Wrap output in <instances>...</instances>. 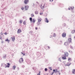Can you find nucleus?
Returning <instances> with one entry per match:
<instances>
[{
    "label": "nucleus",
    "mask_w": 75,
    "mask_h": 75,
    "mask_svg": "<svg viewBox=\"0 0 75 75\" xmlns=\"http://www.w3.org/2000/svg\"><path fill=\"white\" fill-rule=\"evenodd\" d=\"M7 64L8 65H7L4 63H2L1 65L2 66H3V67H4L5 68H8V67H10V64L8 63H7Z\"/></svg>",
    "instance_id": "obj_1"
},
{
    "label": "nucleus",
    "mask_w": 75,
    "mask_h": 75,
    "mask_svg": "<svg viewBox=\"0 0 75 75\" xmlns=\"http://www.w3.org/2000/svg\"><path fill=\"white\" fill-rule=\"evenodd\" d=\"M64 56L62 57V59H67V58H66V57H68V53L66 52L65 53Z\"/></svg>",
    "instance_id": "obj_2"
},
{
    "label": "nucleus",
    "mask_w": 75,
    "mask_h": 75,
    "mask_svg": "<svg viewBox=\"0 0 75 75\" xmlns=\"http://www.w3.org/2000/svg\"><path fill=\"white\" fill-rule=\"evenodd\" d=\"M28 2H29V0H25L24 1V3L25 4H28Z\"/></svg>",
    "instance_id": "obj_3"
},
{
    "label": "nucleus",
    "mask_w": 75,
    "mask_h": 75,
    "mask_svg": "<svg viewBox=\"0 0 75 75\" xmlns=\"http://www.w3.org/2000/svg\"><path fill=\"white\" fill-rule=\"evenodd\" d=\"M23 58H21L19 60V62L20 63H23Z\"/></svg>",
    "instance_id": "obj_4"
},
{
    "label": "nucleus",
    "mask_w": 75,
    "mask_h": 75,
    "mask_svg": "<svg viewBox=\"0 0 75 75\" xmlns=\"http://www.w3.org/2000/svg\"><path fill=\"white\" fill-rule=\"evenodd\" d=\"M66 33H63L62 34V36L63 37H66Z\"/></svg>",
    "instance_id": "obj_5"
},
{
    "label": "nucleus",
    "mask_w": 75,
    "mask_h": 75,
    "mask_svg": "<svg viewBox=\"0 0 75 75\" xmlns=\"http://www.w3.org/2000/svg\"><path fill=\"white\" fill-rule=\"evenodd\" d=\"M71 64V63L68 62L67 63V64H65L64 65H65V66H69V65H70Z\"/></svg>",
    "instance_id": "obj_6"
},
{
    "label": "nucleus",
    "mask_w": 75,
    "mask_h": 75,
    "mask_svg": "<svg viewBox=\"0 0 75 75\" xmlns=\"http://www.w3.org/2000/svg\"><path fill=\"white\" fill-rule=\"evenodd\" d=\"M24 8L26 10H27L28 9V8H29V6H25Z\"/></svg>",
    "instance_id": "obj_7"
},
{
    "label": "nucleus",
    "mask_w": 75,
    "mask_h": 75,
    "mask_svg": "<svg viewBox=\"0 0 75 75\" xmlns=\"http://www.w3.org/2000/svg\"><path fill=\"white\" fill-rule=\"evenodd\" d=\"M17 33L18 34V33H21V29H18Z\"/></svg>",
    "instance_id": "obj_8"
},
{
    "label": "nucleus",
    "mask_w": 75,
    "mask_h": 75,
    "mask_svg": "<svg viewBox=\"0 0 75 75\" xmlns=\"http://www.w3.org/2000/svg\"><path fill=\"white\" fill-rule=\"evenodd\" d=\"M11 38L13 41L15 40V37L13 36V37H11Z\"/></svg>",
    "instance_id": "obj_9"
},
{
    "label": "nucleus",
    "mask_w": 75,
    "mask_h": 75,
    "mask_svg": "<svg viewBox=\"0 0 75 75\" xmlns=\"http://www.w3.org/2000/svg\"><path fill=\"white\" fill-rule=\"evenodd\" d=\"M71 41H72V39H71V38H69L68 39V42L70 43Z\"/></svg>",
    "instance_id": "obj_10"
},
{
    "label": "nucleus",
    "mask_w": 75,
    "mask_h": 75,
    "mask_svg": "<svg viewBox=\"0 0 75 75\" xmlns=\"http://www.w3.org/2000/svg\"><path fill=\"white\" fill-rule=\"evenodd\" d=\"M69 43L68 42H66L64 43V45H68V44H69Z\"/></svg>",
    "instance_id": "obj_11"
},
{
    "label": "nucleus",
    "mask_w": 75,
    "mask_h": 75,
    "mask_svg": "<svg viewBox=\"0 0 75 75\" xmlns=\"http://www.w3.org/2000/svg\"><path fill=\"white\" fill-rule=\"evenodd\" d=\"M16 68V66L15 65L13 66L12 67V69L14 70H15Z\"/></svg>",
    "instance_id": "obj_12"
},
{
    "label": "nucleus",
    "mask_w": 75,
    "mask_h": 75,
    "mask_svg": "<svg viewBox=\"0 0 75 75\" xmlns=\"http://www.w3.org/2000/svg\"><path fill=\"white\" fill-rule=\"evenodd\" d=\"M72 74H75V69H73L72 70Z\"/></svg>",
    "instance_id": "obj_13"
},
{
    "label": "nucleus",
    "mask_w": 75,
    "mask_h": 75,
    "mask_svg": "<svg viewBox=\"0 0 75 75\" xmlns=\"http://www.w3.org/2000/svg\"><path fill=\"white\" fill-rule=\"evenodd\" d=\"M41 20H42V19L41 18H39L38 19V22H41Z\"/></svg>",
    "instance_id": "obj_14"
},
{
    "label": "nucleus",
    "mask_w": 75,
    "mask_h": 75,
    "mask_svg": "<svg viewBox=\"0 0 75 75\" xmlns=\"http://www.w3.org/2000/svg\"><path fill=\"white\" fill-rule=\"evenodd\" d=\"M57 69H53V72H55L56 73L57 72Z\"/></svg>",
    "instance_id": "obj_15"
},
{
    "label": "nucleus",
    "mask_w": 75,
    "mask_h": 75,
    "mask_svg": "<svg viewBox=\"0 0 75 75\" xmlns=\"http://www.w3.org/2000/svg\"><path fill=\"white\" fill-rule=\"evenodd\" d=\"M46 21H45V22H46V23H48L49 22V21H48V19L47 18H45Z\"/></svg>",
    "instance_id": "obj_16"
},
{
    "label": "nucleus",
    "mask_w": 75,
    "mask_h": 75,
    "mask_svg": "<svg viewBox=\"0 0 75 75\" xmlns=\"http://www.w3.org/2000/svg\"><path fill=\"white\" fill-rule=\"evenodd\" d=\"M32 22L33 23H35V19H33L32 20Z\"/></svg>",
    "instance_id": "obj_17"
},
{
    "label": "nucleus",
    "mask_w": 75,
    "mask_h": 75,
    "mask_svg": "<svg viewBox=\"0 0 75 75\" xmlns=\"http://www.w3.org/2000/svg\"><path fill=\"white\" fill-rule=\"evenodd\" d=\"M5 41H7L8 42H10V40H8V38L5 40Z\"/></svg>",
    "instance_id": "obj_18"
},
{
    "label": "nucleus",
    "mask_w": 75,
    "mask_h": 75,
    "mask_svg": "<svg viewBox=\"0 0 75 75\" xmlns=\"http://www.w3.org/2000/svg\"><path fill=\"white\" fill-rule=\"evenodd\" d=\"M75 30H73L71 31V33H72V34H74V33H75Z\"/></svg>",
    "instance_id": "obj_19"
},
{
    "label": "nucleus",
    "mask_w": 75,
    "mask_h": 75,
    "mask_svg": "<svg viewBox=\"0 0 75 75\" xmlns=\"http://www.w3.org/2000/svg\"><path fill=\"white\" fill-rule=\"evenodd\" d=\"M53 35L54 37H56V34H55V33H53Z\"/></svg>",
    "instance_id": "obj_20"
},
{
    "label": "nucleus",
    "mask_w": 75,
    "mask_h": 75,
    "mask_svg": "<svg viewBox=\"0 0 75 75\" xmlns=\"http://www.w3.org/2000/svg\"><path fill=\"white\" fill-rule=\"evenodd\" d=\"M68 61H71V58H68Z\"/></svg>",
    "instance_id": "obj_21"
},
{
    "label": "nucleus",
    "mask_w": 75,
    "mask_h": 75,
    "mask_svg": "<svg viewBox=\"0 0 75 75\" xmlns=\"http://www.w3.org/2000/svg\"><path fill=\"white\" fill-rule=\"evenodd\" d=\"M35 13L36 14H38V11H35Z\"/></svg>",
    "instance_id": "obj_22"
},
{
    "label": "nucleus",
    "mask_w": 75,
    "mask_h": 75,
    "mask_svg": "<svg viewBox=\"0 0 75 75\" xmlns=\"http://www.w3.org/2000/svg\"><path fill=\"white\" fill-rule=\"evenodd\" d=\"M37 24L38 25H40V22L38 21L37 23Z\"/></svg>",
    "instance_id": "obj_23"
},
{
    "label": "nucleus",
    "mask_w": 75,
    "mask_h": 75,
    "mask_svg": "<svg viewBox=\"0 0 75 75\" xmlns=\"http://www.w3.org/2000/svg\"><path fill=\"white\" fill-rule=\"evenodd\" d=\"M70 8L71 9V10H73L74 8V7H70Z\"/></svg>",
    "instance_id": "obj_24"
},
{
    "label": "nucleus",
    "mask_w": 75,
    "mask_h": 75,
    "mask_svg": "<svg viewBox=\"0 0 75 75\" xmlns=\"http://www.w3.org/2000/svg\"><path fill=\"white\" fill-rule=\"evenodd\" d=\"M31 16L32 17H34V14H31Z\"/></svg>",
    "instance_id": "obj_25"
},
{
    "label": "nucleus",
    "mask_w": 75,
    "mask_h": 75,
    "mask_svg": "<svg viewBox=\"0 0 75 75\" xmlns=\"http://www.w3.org/2000/svg\"><path fill=\"white\" fill-rule=\"evenodd\" d=\"M30 21L31 22H32V18H30Z\"/></svg>",
    "instance_id": "obj_26"
},
{
    "label": "nucleus",
    "mask_w": 75,
    "mask_h": 75,
    "mask_svg": "<svg viewBox=\"0 0 75 75\" xmlns=\"http://www.w3.org/2000/svg\"><path fill=\"white\" fill-rule=\"evenodd\" d=\"M19 22H20V24H21L22 23H23V21H20Z\"/></svg>",
    "instance_id": "obj_27"
},
{
    "label": "nucleus",
    "mask_w": 75,
    "mask_h": 75,
    "mask_svg": "<svg viewBox=\"0 0 75 75\" xmlns=\"http://www.w3.org/2000/svg\"><path fill=\"white\" fill-rule=\"evenodd\" d=\"M43 14V13L42 12H40V15H42V14Z\"/></svg>",
    "instance_id": "obj_28"
},
{
    "label": "nucleus",
    "mask_w": 75,
    "mask_h": 75,
    "mask_svg": "<svg viewBox=\"0 0 75 75\" xmlns=\"http://www.w3.org/2000/svg\"><path fill=\"white\" fill-rule=\"evenodd\" d=\"M23 24L24 25H25V21L23 22Z\"/></svg>",
    "instance_id": "obj_29"
},
{
    "label": "nucleus",
    "mask_w": 75,
    "mask_h": 75,
    "mask_svg": "<svg viewBox=\"0 0 75 75\" xmlns=\"http://www.w3.org/2000/svg\"><path fill=\"white\" fill-rule=\"evenodd\" d=\"M21 9L22 10H24V7H22L21 8Z\"/></svg>",
    "instance_id": "obj_30"
},
{
    "label": "nucleus",
    "mask_w": 75,
    "mask_h": 75,
    "mask_svg": "<svg viewBox=\"0 0 75 75\" xmlns=\"http://www.w3.org/2000/svg\"><path fill=\"white\" fill-rule=\"evenodd\" d=\"M47 68L45 69V71H47Z\"/></svg>",
    "instance_id": "obj_31"
},
{
    "label": "nucleus",
    "mask_w": 75,
    "mask_h": 75,
    "mask_svg": "<svg viewBox=\"0 0 75 75\" xmlns=\"http://www.w3.org/2000/svg\"><path fill=\"white\" fill-rule=\"evenodd\" d=\"M44 8V6H43L42 7L41 6V8Z\"/></svg>",
    "instance_id": "obj_32"
},
{
    "label": "nucleus",
    "mask_w": 75,
    "mask_h": 75,
    "mask_svg": "<svg viewBox=\"0 0 75 75\" xmlns=\"http://www.w3.org/2000/svg\"><path fill=\"white\" fill-rule=\"evenodd\" d=\"M21 53L22 54H23V55H25V53H23L22 52H21Z\"/></svg>",
    "instance_id": "obj_33"
},
{
    "label": "nucleus",
    "mask_w": 75,
    "mask_h": 75,
    "mask_svg": "<svg viewBox=\"0 0 75 75\" xmlns=\"http://www.w3.org/2000/svg\"><path fill=\"white\" fill-rule=\"evenodd\" d=\"M38 75H40V71L39 73L38 74Z\"/></svg>",
    "instance_id": "obj_34"
},
{
    "label": "nucleus",
    "mask_w": 75,
    "mask_h": 75,
    "mask_svg": "<svg viewBox=\"0 0 75 75\" xmlns=\"http://www.w3.org/2000/svg\"><path fill=\"white\" fill-rule=\"evenodd\" d=\"M54 0H50V1H51V2H52V1H53Z\"/></svg>",
    "instance_id": "obj_35"
},
{
    "label": "nucleus",
    "mask_w": 75,
    "mask_h": 75,
    "mask_svg": "<svg viewBox=\"0 0 75 75\" xmlns=\"http://www.w3.org/2000/svg\"><path fill=\"white\" fill-rule=\"evenodd\" d=\"M4 34H5V35H7V33H5Z\"/></svg>",
    "instance_id": "obj_36"
},
{
    "label": "nucleus",
    "mask_w": 75,
    "mask_h": 75,
    "mask_svg": "<svg viewBox=\"0 0 75 75\" xmlns=\"http://www.w3.org/2000/svg\"><path fill=\"white\" fill-rule=\"evenodd\" d=\"M50 70H52V69L51 68V67H50Z\"/></svg>",
    "instance_id": "obj_37"
},
{
    "label": "nucleus",
    "mask_w": 75,
    "mask_h": 75,
    "mask_svg": "<svg viewBox=\"0 0 75 75\" xmlns=\"http://www.w3.org/2000/svg\"><path fill=\"white\" fill-rule=\"evenodd\" d=\"M35 29V30H38V28L37 27H36Z\"/></svg>",
    "instance_id": "obj_38"
},
{
    "label": "nucleus",
    "mask_w": 75,
    "mask_h": 75,
    "mask_svg": "<svg viewBox=\"0 0 75 75\" xmlns=\"http://www.w3.org/2000/svg\"><path fill=\"white\" fill-rule=\"evenodd\" d=\"M71 8H70V7H69V8H68V10H71Z\"/></svg>",
    "instance_id": "obj_39"
},
{
    "label": "nucleus",
    "mask_w": 75,
    "mask_h": 75,
    "mask_svg": "<svg viewBox=\"0 0 75 75\" xmlns=\"http://www.w3.org/2000/svg\"><path fill=\"white\" fill-rule=\"evenodd\" d=\"M0 39L2 40V37H1L0 38Z\"/></svg>",
    "instance_id": "obj_40"
},
{
    "label": "nucleus",
    "mask_w": 75,
    "mask_h": 75,
    "mask_svg": "<svg viewBox=\"0 0 75 75\" xmlns=\"http://www.w3.org/2000/svg\"><path fill=\"white\" fill-rule=\"evenodd\" d=\"M59 61H61V60L60 59V58L59 59Z\"/></svg>",
    "instance_id": "obj_41"
},
{
    "label": "nucleus",
    "mask_w": 75,
    "mask_h": 75,
    "mask_svg": "<svg viewBox=\"0 0 75 75\" xmlns=\"http://www.w3.org/2000/svg\"><path fill=\"white\" fill-rule=\"evenodd\" d=\"M58 72H59V75H60V73H59V71H58Z\"/></svg>",
    "instance_id": "obj_42"
},
{
    "label": "nucleus",
    "mask_w": 75,
    "mask_h": 75,
    "mask_svg": "<svg viewBox=\"0 0 75 75\" xmlns=\"http://www.w3.org/2000/svg\"><path fill=\"white\" fill-rule=\"evenodd\" d=\"M60 42L61 43H62V41H60Z\"/></svg>",
    "instance_id": "obj_43"
},
{
    "label": "nucleus",
    "mask_w": 75,
    "mask_h": 75,
    "mask_svg": "<svg viewBox=\"0 0 75 75\" xmlns=\"http://www.w3.org/2000/svg\"><path fill=\"white\" fill-rule=\"evenodd\" d=\"M4 42L3 41H2L1 43H3Z\"/></svg>",
    "instance_id": "obj_44"
},
{
    "label": "nucleus",
    "mask_w": 75,
    "mask_h": 75,
    "mask_svg": "<svg viewBox=\"0 0 75 75\" xmlns=\"http://www.w3.org/2000/svg\"><path fill=\"white\" fill-rule=\"evenodd\" d=\"M54 74V72H53V73H52V74Z\"/></svg>",
    "instance_id": "obj_45"
},
{
    "label": "nucleus",
    "mask_w": 75,
    "mask_h": 75,
    "mask_svg": "<svg viewBox=\"0 0 75 75\" xmlns=\"http://www.w3.org/2000/svg\"><path fill=\"white\" fill-rule=\"evenodd\" d=\"M1 35H3V33H2V34H1Z\"/></svg>",
    "instance_id": "obj_46"
}]
</instances>
